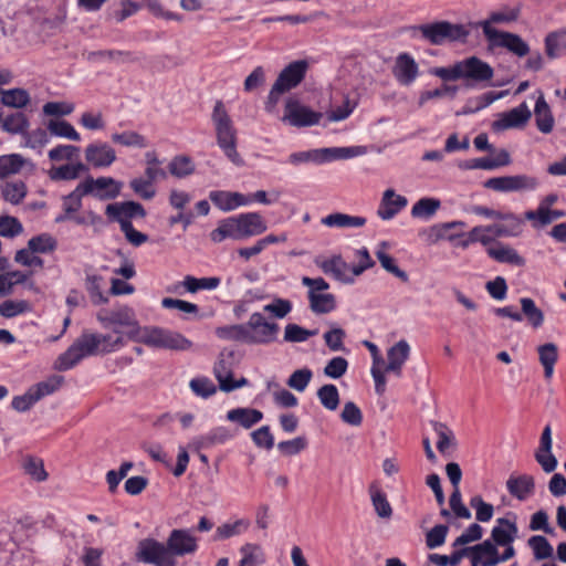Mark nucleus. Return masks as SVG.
<instances>
[{
	"mask_svg": "<svg viewBox=\"0 0 566 566\" xmlns=\"http://www.w3.org/2000/svg\"><path fill=\"white\" fill-rule=\"evenodd\" d=\"M197 549V538L189 530L175 528L170 532L166 544L154 538L140 541L136 557L143 563L155 566H176L175 556L190 555Z\"/></svg>",
	"mask_w": 566,
	"mask_h": 566,
	"instance_id": "f257e3e1",
	"label": "nucleus"
},
{
	"mask_svg": "<svg viewBox=\"0 0 566 566\" xmlns=\"http://www.w3.org/2000/svg\"><path fill=\"white\" fill-rule=\"evenodd\" d=\"M520 12L518 8L506 7L503 10L491 12L488 19L476 23V27L482 29L490 50L497 48L506 49L518 57H524L530 54V45L518 34L497 30L493 27V24L516 21L520 17Z\"/></svg>",
	"mask_w": 566,
	"mask_h": 566,
	"instance_id": "f03ea898",
	"label": "nucleus"
},
{
	"mask_svg": "<svg viewBox=\"0 0 566 566\" xmlns=\"http://www.w3.org/2000/svg\"><path fill=\"white\" fill-rule=\"evenodd\" d=\"M125 345L122 336L109 334H94L83 332L82 335L59 356L55 368L61 371L76 366L84 357L97 354H108Z\"/></svg>",
	"mask_w": 566,
	"mask_h": 566,
	"instance_id": "7ed1b4c3",
	"label": "nucleus"
},
{
	"mask_svg": "<svg viewBox=\"0 0 566 566\" xmlns=\"http://www.w3.org/2000/svg\"><path fill=\"white\" fill-rule=\"evenodd\" d=\"M432 74L443 81L465 80L467 86L471 87L473 84L490 81L494 71L489 63L476 56H470L448 67H436Z\"/></svg>",
	"mask_w": 566,
	"mask_h": 566,
	"instance_id": "20e7f679",
	"label": "nucleus"
},
{
	"mask_svg": "<svg viewBox=\"0 0 566 566\" xmlns=\"http://www.w3.org/2000/svg\"><path fill=\"white\" fill-rule=\"evenodd\" d=\"M216 130V139L224 156L235 166L241 167L244 160L237 150V129L222 101H217L211 114Z\"/></svg>",
	"mask_w": 566,
	"mask_h": 566,
	"instance_id": "39448f33",
	"label": "nucleus"
},
{
	"mask_svg": "<svg viewBox=\"0 0 566 566\" xmlns=\"http://www.w3.org/2000/svg\"><path fill=\"white\" fill-rule=\"evenodd\" d=\"M411 29L420 32L422 39L432 45H442L446 42H465L470 35V31L463 24H454L449 21L419 24Z\"/></svg>",
	"mask_w": 566,
	"mask_h": 566,
	"instance_id": "423d86ee",
	"label": "nucleus"
},
{
	"mask_svg": "<svg viewBox=\"0 0 566 566\" xmlns=\"http://www.w3.org/2000/svg\"><path fill=\"white\" fill-rule=\"evenodd\" d=\"M142 342L149 347L176 352L190 350L193 346L192 342L179 332L164 327L145 328Z\"/></svg>",
	"mask_w": 566,
	"mask_h": 566,
	"instance_id": "0eeeda50",
	"label": "nucleus"
},
{
	"mask_svg": "<svg viewBox=\"0 0 566 566\" xmlns=\"http://www.w3.org/2000/svg\"><path fill=\"white\" fill-rule=\"evenodd\" d=\"M358 147H332L312 149L307 151L292 153L287 157V163L293 166H300L307 163L323 164L335 159H347L359 155Z\"/></svg>",
	"mask_w": 566,
	"mask_h": 566,
	"instance_id": "6e6552de",
	"label": "nucleus"
},
{
	"mask_svg": "<svg viewBox=\"0 0 566 566\" xmlns=\"http://www.w3.org/2000/svg\"><path fill=\"white\" fill-rule=\"evenodd\" d=\"M245 344L268 345L276 340L280 331L279 324L268 321L263 314L255 312L244 323Z\"/></svg>",
	"mask_w": 566,
	"mask_h": 566,
	"instance_id": "1a4fd4ad",
	"label": "nucleus"
},
{
	"mask_svg": "<svg viewBox=\"0 0 566 566\" xmlns=\"http://www.w3.org/2000/svg\"><path fill=\"white\" fill-rule=\"evenodd\" d=\"M234 359V350L222 349L219 354L218 361L214 364L213 374L219 381V387L224 392L233 391L248 384V379L242 377L239 380L232 378V365Z\"/></svg>",
	"mask_w": 566,
	"mask_h": 566,
	"instance_id": "9d476101",
	"label": "nucleus"
},
{
	"mask_svg": "<svg viewBox=\"0 0 566 566\" xmlns=\"http://www.w3.org/2000/svg\"><path fill=\"white\" fill-rule=\"evenodd\" d=\"M483 186L497 192L532 191L537 188L538 180L528 175L501 176L489 178Z\"/></svg>",
	"mask_w": 566,
	"mask_h": 566,
	"instance_id": "9b49d317",
	"label": "nucleus"
},
{
	"mask_svg": "<svg viewBox=\"0 0 566 566\" xmlns=\"http://www.w3.org/2000/svg\"><path fill=\"white\" fill-rule=\"evenodd\" d=\"M322 116V113L301 105L298 101L289 99L282 120L294 127H308L318 124Z\"/></svg>",
	"mask_w": 566,
	"mask_h": 566,
	"instance_id": "f8f14e48",
	"label": "nucleus"
},
{
	"mask_svg": "<svg viewBox=\"0 0 566 566\" xmlns=\"http://www.w3.org/2000/svg\"><path fill=\"white\" fill-rule=\"evenodd\" d=\"M532 117V112L528 105L523 102L518 106L500 114V117L492 123L494 132H502L510 128H521Z\"/></svg>",
	"mask_w": 566,
	"mask_h": 566,
	"instance_id": "ddd939ff",
	"label": "nucleus"
},
{
	"mask_svg": "<svg viewBox=\"0 0 566 566\" xmlns=\"http://www.w3.org/2000/svg\"><path fill=\"white\" fill-rule=\"evenodd\" d=\"M105 213L111 221H130L134 218H145V208L136 201L115 202L106 206Z\"/></svg>",
	"mask_w": 566,
	"mask_h": 566,
	"instance_id": "4468645a",
	"label": "nucleus"
},
{
	"mask_svg": "<svg viewBox=\"0 0 566 566\" xmlns=\"http://www.w3.org/2000/svg\"><path fill=\"white\" fill-rule=\"evenodd\" d=\"M552 429L547 424L542 432L539 447L534 454L535 460L545 473H552L558 464L556 457L552 453Z\"/></svg>",
	"mask_w": 566,
	"mask_h": 566,
	"instance_id": "2eb2a0df",
	"label": "nucleus"
},
{
	"mask_svg": "<svg viewBox=\"0 0 566 566\" xmlns=\"http://www.w3.org/2000/svg\"><path fill=\"white\" fill-rule=\"evenodd\" d=\"M85 159L94 168H107L116 160V151L107 143H93L85 148Z\"/></svg>",
	"mask_w": 566,
	"mask_h": 566,
	"instance_id": "dca6fc26",
	"label": "nucleus"
},
{
	"mask_svg": "<svg viewBox=\"0 0 566 566\" xmlns=\"http://www.w3.org/2000/svg\"><path fill=\"white\" fill-rule=\"evenodd\" d=\"M306 70V61H294L281 71L274 83L277 88L281 87L284 92H289L303 81Z\"/></svg>",
	"mask_w": 566,
	"mask_h": 566,
	"instance_id": "f3484780",
	"label": "nucleus"
},
{
	"mask_svg": "<svg viewBox=\"0 0 566 566\" xmlns=\"http://www.w3.org/2000/svg\"><path fill=\"white\" fill-rule=\"evenodd\" d=\"M210 201L221 211L229 212L251 203L250 197L233 191L213 190L209 193Z\"/></svg>",
	"mask_w": 566,
	"mask_h": 566,
	"instance_id": "a211bd4d",
	"label": "nucleus"
},
{
	"mask_svg": "<svg viewBox=\"0 0 566 566\" xmlns=\"http://www.w3.org/2000/svg\"><path fill=\"white\" fill-rule=\"evenodd\" d=\"M233 434L226 427H217L208 433L195 437L188 443V449L199 452L202 449H209L217 444H222L230 440Z\"/></svg>",
	"mask_w": 566,
	"mask_h": 566,
	"instance_id": "6ab92c4d",
	"label": "nucleus"
},
{
	"mask_svg": "<svg viewBox=\"0 0 566 566\" xmlns=\"http://www.w3.org/2000/svg\"><path fill=\"white\" fill-rule=\"evenodd\" d=\"M316 264L325 274L332 275L336 281L344 284L354 283V277L348 274L349 265L342 255L337 254L327 260L316 261Z\"/></svg>",
	"mask_w": 566,
	"mask_h": 566,
	"instance_id": "aec40b11",
	"label": "nucleus"
},
{
	"mask_svg": "<svg viewBox=\"0 0 566 566\" xmlns=\"http://www.w3.org/2000/svg\"><path fill=\"white\" fill-rule=\"evenodd\" d=\"M518 528L515 522L510 521L506 517H500L496 520V525L491 531V542L495 544V547L502 545L513 544L517 537Z\"/></svg>",
	"mask_w": 566,
	"mask_h": 566,
	"instance_id": "412c9836",
	"label": "nucleus"
},
{
	"mask_svg": "<svg viewBox=\"0 0 566 566\" xmlns=\"http://www.w3.org/2000/svg\"><path fill=\"white\" fill-rule=\"evenodd\" d=\"M407 205L408 200L406 197L396 195L392 189H387L382 195L377 214L382 220H390Z\"/></svg>",
	"mask_w": 566,
	"mask_h": 566,
	"instance_id": "4be33fe9",
	"label": "nucleus"
},
{
	"mask_svg": "<svg viewBox=\"0 0 566 566\" xmlns=\"http://www.w3.org/2000/svg\"><path fill=\"white\" fill-rule=\"evenodd\" d=\"M394 74L400 84L410 85L419 74L418 64L410 54L401 53L396 59Z\"/></svg>",
	"mask_w": 566,
	"mask_h": 566,
	"instance_id": "5701e85b",
	"label": "nucleus"
},
{
	"mask_svg": "<svg viewBox=\"0 0 566 566\" xmlns=\"http://www.w3.org/2000/svg\"><path fill=\"white\" fill-rule=\"evenodd\" d=\"M235 217L239 222L243 240L260 235L268 229L263 217L259 212H244Z\"/></svg>",
	"mask_w": 566,
	"mask_h": 566,
	"instance_id": "b1692460",
	"label": "nucleus"
},
{
	"mask_svg": "<svg viewBox=\"0 0 566 566\" xmlns=\"http://www.w3.org/2000/svg\"><path fill=\"white\" fill-rule=\"evenodd\" d=\"M410 355L409 344L401 339L391 346L387 352L388 363L385 367V371L394 373L396 376L401 375V369L405 363L408 360Z\"/></svg>",
	"mask_w": 566,
	"mask_h": 566,
	"instance_id": "393cba45",
	"label": "nucleus"
},
{
	"mask_svg": "<svg viewBox=\"0 0 566 566\" xmlns=\"http://www.w3.org/2000/svg\"><path fill=\"white\" fill-rule=\"evenodd\" d=\"M479 553L482 556H488V558L482 563V566H496L500 563H504L511 558H513L516 554L515 548L512 544L502 545L505 547L504 552L500 555L497 547L490 539H485L484 542L478 544Z\"/></svg>",
	"mask_w": 566,
	"mask_h": 566,
	"instance_id": "a878e982",
	"label": "nucleus"
},
{
	"mask_svg": "<svg viewBox=\"0 0 566 566\" xmlns=\"http://www.w3.org/2000/svg\"><path fill=\"white\" fill-rule=\"evenodd\" d=\"M506 489L513 497L525 501L534 493L535 481L530 474L511 475L506 481Z\"/></svg>",
	"mask_w": 566,
	"mask_h": 566,
	"instance_id": "bb28decb",
	"label": "nucleus"
},
{
	"mask_svg": "<svg viewBox=\"0 0 566 566\" xmlns=\"http://www.w3.org/2000/svg\"><path fill=\"white\" fill-rule=\"evenodd\" d=\"M537 98L534 107L535 124L543 134L552 133L555 124L553 113L542 91H537Z\"/></svg>",
	"mask_w": 566,
	"mask_h": 566,
	"instance_id": "cd10ccee",
	"label": "nucleus"
},
{
	"mask_svg": "<svg viewBox=\"0 0 566 566\" xmlns=\"http://www.w3.org/2000/svg\"><path fill=\"white\" fill-rule=\"evenodd\" d=\"M210 239L214 243H220L226 239L242 241L243 237L237 217H229L219 221L218 227L210 232Z\"/></svg>",
	"mask_w": 566,
	"mask_h": 566,
	"instance_id": "c85d7f7f",
	"label": "nucleus"
},
{
	"mask_svg": "<svg viewBox=\"0 0 566 566\" xmlns=\"http://www.w3.org/2000/svg\"><path fill=\"white\" fill-rule=\"evenodd\" d=\"M0 126L9 134L25 135L30 127V122L21 112L6 114L3 108L0 107Z\"/></svg>",
	"mask_w": 566,
	"mask_h": 566,
	"instance_id": "c756f323",
	"label": "nucleus"
},
{
	"mask_svg": "<svg viewBox=\"0 0 566 566\" xmlns=\"http://www.w3.org/2000/svg\"><path fill=\"white\" fill-rule=\"evenodd\" d=\"M93 187V197L98 200H112L119 196L122 182L112 177H91Z\"/></svg>",
	"mask_w": 566,
	"mask_h": 566,
	"instance_id": "7c9ffc66",
	"label": "nucleus"
},
{
	"mask_svg": "<svg viewBox=\"0 0 566 566\" xmlns=\"http://www.w3.org/2000/svg\"><path fill=\"white\" fill-rule=\"evenodd\" d=\"M366 222L365 217L349 216L343 212L329 213L321 219L323 226L337 229L361 228Z\"/></svg>",
	"mask_w": 566,
	"mask_h": 566,
	"instance_id": "2f4dec72",
	"label": "nucleus"
},
{
	"mask_svg": "<svg viewBox=\"0 0 566 566\" xmlns=\"http://www.w3.org/2000/svg\"><path fill=\"white\" fill-rule=\"evenodd\" d=\"M479 545L476 544L474 546L457 549L450 556L431 554L429 559L437 566H458L463 557H470V560H472V556L479 554Z\"/></svg>",
	"mask_w": 566,
	"mask_h": 566,
	"instance_id": "473e14b6",
	"label": "nucleus"
},
{
	"mask_svg": "<svg viewBox=\"0 0 566 566\" xmlns=\"http://www.w3.org/2000/svg\"><path fill=\"white\" fill-rule=\"evenodd\" d=\"M227 419L250 429L263 419V412L253 408H234L228 411Z\"/></svg>",
	"mask_w": 566,
	"mask_h": 566,
	"instance_id": "72a5a7b5",
	"label": "nucleus"
},
{
	"mask_svg": "<svg viewBox=\"0 0 566 566\" xmlns=\"http://www.w3.org/2000/svg\"><path fill=\"white\" fill-rule=\"evenodd\" d=\"M545 53L555 60L566 55V29L549 32L544 40Z\"/></svg>",
	"mask_w": 566,
	"mask_h": 566,
	"instance_id": "f704fd0d",
	"label": "nucleus"
},
{
	"mask_svg": "<svg viewBox=\"0 0 566 566\" xmlns=\"http://www.w3.org/2000/svg\"><path fill=\"white\" fill-rule=\"evenodd\" d=\"M538 360L544 368V376L551 379L558 359V347L554 343H546L537 347Z\"/></svg>",
	"mask_w": 566,
	"mask_h": 566,
	"instance_id": "c9c22d12",
	"label": "nucleus"
},
{
	"mask_svg": "<svg viewBox=\"0 0 566 566\" xmlns=\"http://www.w3.org/2000/svg\"><path fill=\"white\" fill-rule=\"evenodd\" d=\"M500 220L507 221L506 224L495 223L491 224L492 234L494 237H516L522 231V221L521 219L512 212L502 213V218Z\"/></svg>",
	"mask_w": 566,
	"mask_h": 566,
	"instance_id": "e433bc0d",
	"label": "nucleus"
},
{
	"mask_svg": "<svg viewBox=\"0 0 566 566\" xmlns=\"http://www.w3.org/2000/svg\"><path fill=\"white\" fill-rule=\"evenodd\" d=\"M310 308L315 314H327L336 308V298L332 293L307 292Z\"/></svg>",
	"mask_w": 566,
	"mask_h": 566,
	"instance_id": "4c0bfd02",
	"label": "nucleus"
},
{
	"mask_svg": "<svg viewBox=\"0 0 566 566\" xmlns=\"http://www.w3.org/2000/svg\"><path fill=\"white\" fill-rule=\"evenodd\" d=\"M87 60L91 62H97L102 60L115 62V63H127L134 62L135 57L129 51L120 50H99L92 51L87 54Z\"/></svg>",
	"mask_w": 566,
	"mask_h": 566,
	"instance_id": "58836bf2",
	"label": "nucleus"
},
{
	"mask_svg": "<svg viewBox=\"0 0 566 566\" xmlns=\"http://www.w3.org/2000/svg\"><path fill=\"white\" fill-rule=\"evenodd\" d=\"M521 303V314L523 318L525 317L528 324L537 329L544 323V313L543 311L536 306L534 300L530 297H522L520 300Z\"/></svg>",
	"mask_w": 566,
	"mask_h": 566,
	"instance_id": "ea45409f",
	"label": "nucleus"
},
{
	"mask_svg": "<svg viewBox=\"0 0 566 566\" xmlns=\"http://www.w3.org/2000/svg\"><path fill=\"white\" fill-rule=\"evenodd\" d=\"M88 167L83 163H76L73 165H62L60 167H53L49 175L52 180H74L80 177L82 172H86Z\"/></svg>",
	"mask_w": 566,
	"mask_h": 566,
	"instance_id": "a19ab883",
	"label": "nucleus"
},
{
	"mask_svg": "<svg viewBox=\"0 0 566 566\" xmlns=\"http://www.w3.org/2000/svg\"><path fill=\"white\" fill-rule=\"evenodd\" d=\"M369 493L373 506L377 515L381 518H389L392 515V509L387 500L386 494L377 486L376 483H371L369 486Z\"/></svg>",
	"mask_w": 566,
	"mask_h": 566,
	"instance_id": "79ce46f5",
	"label": "nucleus"
},
{
	"mask_svg": "<svg viewBox=\"0 0 566 566\" xmlns=\"http://www.w3.org/2000/svg\"><path fill=\"white\" fill-rule=\"evenodd\" d=\"M1 103L13 108H23L30 103V94L23 88L0 90Z\"/></svg>",
	"mask_w": 566,
	"mask_h": 566,
	"instance_id": "37998d69",
	"label": "nucleus"
},
{
	"mask_svg": "<svg viewBox=\"0 0 566 566\" xmlns=\"http://www.w3.org/2000/svg\"><path fill=\"white\" fill-rule=\"evenodd\" d=\"M220 277H195L192 275H186L184 281L180 283L189 293H197L200 290H214L220 285Z\"/></svg>",
	"mask_w": 566,
	"mask_h": 566,
	"instance_id": "c03bdc74",
	"label": "nucleus"
},
{
	"mask_svg": "<svg viewBox=\"0 0 566 566\" xmlns=\"http://www.w3.org/2000/svg\"><path fill=\"white\" fill-rule=\"evenodd\" d=\"M488 254L501 263H509L514 265H523V258L513 249L505 245H499L497 248H489Z\"/></svg>",
	"mask_w": 566,
	"mask_h": 566,
	"instance_id": "a18cd8bd",
	"label": "nucleus"
},
{
	"mask_svg": "<svg viewBox=\"0 0 566 566\" xmlns=\"http://www.w3.org/2000/svg\"><path fill=\"white\" fill-rule=\"evenodd\" d=\"M168 169L172 176L185 178L195 172L196 166L189 156L178 155L170 160Z\"/></svg>",
	"mask_w": 566,
	"mask_h": 566,
	"instance_id": "49530a36",
	"label": "nucleus"
},
{
	"mask_svg": "<svg viewBox=\"0 0 566 566\" xmlns=\"http://www.w3.org/2000/svg\"><path fill=\"white\" fill-rule=\"evenodd\" d=\"M24 165V158L20 154L0 156V179L20 172Z\"/></svg>",
	"mask_w": 566,
	"mask_h": 566,
	"instance_id": "de8ad7c7",
	"label": "nucleus"
},
{
	"mask_svg": "<svg viewBox=\"0 0 566 566\" xmlns=\"http://www.w3.org/2000/svg\"><path fill=\"white\" fill-rule=\"evenodd\" d=\"M28 192L23 181L6 182L1 186L3 199L12 205H19L25 198Z\"/></svg>",
	"mask_w": 566,
	"mask_h": 566,
	"instance_id": "09e8293b",
	"label": "nucleus"
},
{
	"mask_svg": "<svg viewBox=\"0 0 566 566\" xmlns=\"http://www.w3.org/2000/svg\"><path fill=\"white\" fill-rule=\"evenodd\" d=\"M22 468L25 474L30 475L36 482H43L49 476L44 469V462L40 458L27 455L23 459Z\"/></svg>",
	"mask_w": 566,
	"mask_h": 566,
	"instance_id": "8fccbe9b",
	"label": "nucleus"
},
{
	"mask_svg": "<svg viewBox=\"0 0 566 566\" xmlns=\"http://www.w3.org/2000/svg\"><path fill=\"white\" fill-rule=\"evenodd\" d=\"M441 202L436 198H421L411 208V216L413 218L429 219L440 208Z\"/></svg>",
	"mask_w": 566,
	"mask_h": 566,
	"instance_id": "3c124183",
	"label": "nucleus"
},
{
	"mask_svg": "<svg viewBox=\"0 0 566 566\" xmlns=\"http://www.w3.org/2000/svg\"><path fill=\"white\" fill-rule=\"evenodd\" d=\"M250 526V522L248 520H238L233 523H224L217 527L213 539L222 541L230 538L232 536L240 535L245 532Z\"/></svg>",
	"mask_w": 566,
	"mask_h": 566,
	"instance_id": "603ef678",
	"label": "nucleus"
},
{
	"mask_svg": "<svg viewBox=\"0 0 566 566\" xmlns=\"http://www.w3.org/2000/svg\"><path fill=\"white\" fill-rule=\"evenodd\" d=\"M113 312V323L118 326L134 327V331L128 333L130 338H134L138 331L137 321L135 319L134 311L128 306H123Z\"/></svg>",
	"mask_w": 566,
	"mask_h": 566,
	"instance_id": "864d4df0",
	"label": "nucleus"
},
{
	"mask_svg": "<svg viewBox=\"0 0 566 566\" xmlns=\"http://www.w3.org/2000/svg\"><path fill=\"white\" fill-rule=\"evenodd\" d=\"M56 240L50 233H41L32 237L28 242V248L32 253H48L56 249Z\"/></svg>",
	"mask_w": 566,
	"mask_h": 566,
	"instance_id": "5fc2aeb1",
	"label": "nucleus"
},
{
	"mask_svg": "<svg viewBox=\"0 0 566 566\" xmlns=\"http://www.w3.org/2000/svg\"><path fill=\"white\" fill-rule=\"evenodd\" d=\"M112 140L116 144L126 147L145 148L148 143L145 136L134 130H126L123 133H115L112 135Z\"/></svg>",
	"mask_w": 566,
	"mask_h": 566,
	"instance_id": "6e6d98bb",
	"label": "nucleus"
},
{
	"mask_svg": "<svg viewBox=\"0 0 566 566\" xmlns=\"http://www.w3.org/2000/svg\"><path fill=\"white\" fill-rule=\"evenodd\" d=\"M527 543L532 548L534 558L536 560H543L553 556V546L545 536L534 535L528 539Z\"/></svg>",
	"mask_w": 566,
	"mask_h": 566,
	"instance_id": "4d7b16f0",
	"label": "nucleus"
},
{
	"mask_svg": "<svg viewBox=\"0 0 566 566\" xmlns=\"http://www.w3.org/2000/svg\"><path fill=\"white\" fill-rule=\"evenodd\" d=\"M48 129L52 135L57 137L67 138L74 142H78L81 139L80 134L75 128L69 122L63 119L50 120Z\"/></svg>",
	"mask_w": 566,
	"mask_h": 566,
	"instance_id": "13d9d810",
	"label": "nucleus"
},
{
	"mask_svg": "<svg viewBox=\"0 0 566 566\" xmlns=\"http://www.w3.org/2000/svg\"><path fill=\"white\" fill-rule=\"evenodd\" d=\"M503 95H504V92H500V93L486 92V93L482 94L481 96H478L475 99H470L468 102V104L463 107V109L460 114L475 113L482 108L488 107L494 101H496L497 98H501Z\"/></svg>",
	"mask_w": 566,
	"mask_h": 566,
	"instance_id": "bf43d9fd",
	"label": "nucleus"
},
{
	"mask_svg": "<svg viewBox=\"0 0 566 566\" xmlns=\"http://www.w3.org/2000/svg\"><path fill=\"white\" fill-rule=\"evenodd\" d=\"M30 311L31 305L24 300H7L0 304V315L6 318H12Z\"/></svg>",
	"mask_w": 566,
	"mask_h": 566,
	"instance_id": "052dcab7",
	"label": "nucleus"
},
{
	"mask_svg": "<svg viewBox=\"0 0 566 566\" xmlns=\"http://www.w3.org/2000/svg\"><path fill=\"white\" fill-rule=\"evenodd\" d=\"M63 381L64 378L62 376L54 375L44 381L33 385L31 389L35 395V399L41 400L43 397L56 391L62 386Z\"/></svg>",
	"mask_w": 566,
	"mask_h": 566,
	"instance_id": "680f3d73",
	"label": "nucleus"
},
{
	"mask_svg": "<svg viewBox=\"0 0 566 566\" xmlns=\"http://www.w3.org/2000/svg\"><path fill=\"white\" fill-rule=\"evenodd\" d=\"M321 403L328 410H335L339 403V392L335 385L327 384L317 390Z\"/></svg>",
	"mask_w": 566,
	"mask_h": 566,
	"instance_id": "e2e57ef3",
	"label": "nucleus"
},
{
	"mask_svg": "<svg viewBox=\"0 0 566 566\" xmlns=\"http://www.w3.org/2000/svg\"><path fill=\"white\" fill-rule=\"evenodd\" d=\"M376 256L378 261L380 262L381 266L389 272L390 274L395 275L397 279H399L402 282H408L409 276L406 271L401 270L395 262L394 258L382 250L376 251Z\"/></svg>",
	"mask_w": 566,
	"mask_h": 566,
	"instance_id": "0e129e2a",
	"label": "nucleus"
},
{
	"mask_svg": "<svg viewBox=\"0 0 566 566\" xmlns=\"http://www.w3.org/2000/svg\"><path fill=\"white\" fill-rule=\"evenodd\" d=\"M85 281L86 290L95 305L105 304L108 302V297L105 296L101 290V283L103 281L102 276L95 274L87 275Z\"/></svg>",
	"mask_w": 566,
	"mask_h": 566,
	"instance_id": "69168bd1",
	"label": "nucleus"
},
{
	"mask_svg": "<svg viewBox=\"0 0 566 566\" xmlns=\"http://www.w3.org/2000/svg\"><path fill=\"white\" fill-rule=\"evenodd\" d=\"M470 506L475 510V518L479 522H489L494 514L492 504L486 503L481 495H475L470 500Z\"/></svg>",
	"mask_w": 566,
	"mask_h": 566,
	"instance_id": "338daca9",
	"label": "nucleus"
},
{
	"mask_svg": "<svg viewBox=\"0 0 566 566\" xmlns=\"http://www.w3.org/2000/svg\"><path fill=\"white\" fill-rule=\"evenodd\" d=\"M23 232L22 223L11 216L0 217V235L3 238H14Z\"/></svg>",
	"mask_w": 566,
	"mask_h": 566,
	"instance_id": "774afa93",
	"label": "nucleus"
}]
</instances>
